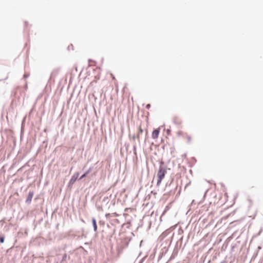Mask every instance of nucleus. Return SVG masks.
Wrapping results in <instances>:
<instances>
[{"mask_svg": "<svg viewBox=\"0 0 263 263\" xmlns=\"http://www.w3.org/2000/svg\"><path fill=\"white\" fill-rule=\"evenodd\" d=\"M88 172H86L84 174H83V175H82L81 176V177L80 178V179H82V178H84L85 177H86V175L88 174Z\"/></svg>", "mask_w": 263, "mask_h": 263, "instance_id": "nucleus-10", "label": "nucleus"}, {"mask_svg": "<svg viewBox=\"0 0 263 263\" xmlns=\"http://www.w3.org/2000/svg\"><path fill=\"white\" fill-rule=\"evenodd\" d=\"M220 263H226V261H223L221 262Z\"/></svg>", "mask_w": 263, "mask_h": 263, "instance_id": "nucleus-14", "label": "nucleus"}, {"mask_svg": "<svg viewBox=\"0 0 263 263\" xmlns=\"http://www.w3.org/2000/svg\"><path fill=\"white\" fill-rule=\"evenodd\" d=\"M5 238L4 236H0V242L3 243L4 242Z\"/></svg>", "mask_w": 263, "mask_h": 263, "instance_id": "nucleus-8", "label": "nucleus"}, {"mask_svg": "<svg viewBox=\"0 0 263 263\" xmlns=\"http://www.w3.org/2000/svg\"><path fill=\"white\" fill-rule=\"evenodd\" d=\"M33 196V192H29V194H28V197H27V199L26 200V202L29 203H30V202L32 200Z\"/></svg>", "mask_w": 263, "mask_h": 263, "instance_id": "nucleus-5", "label": "nucleus"}, {"mask_svg": "<svg viewBox=\"0 0 263 263\" xmlns=\"http://www.w3.org/2000/svg\"><path fill=\"white\" fill-rule=\"evenodd\" d=\"M167 210H168V208H167V206H166V209H165V211H164V212H166V211Z\"/></svg>", "mask_w": 263, "mask_h": 263, "instance_id": "nucleus-13", "label": "nucleus"}, {"mask_svg": "<svg viewBox=\"0 0 263 263\" xmlns=\"http://www.w3.org/2000/svg\"><path fill=\"white\" fill-rule=\"evenodd\" d=\"M186 137H187V138L188 140H191V138L190 136H187V135H186Z\"/></svg>", "mask_w": 263, "mask_h": 263, "instance_id": "nucleus-11", "label": "nucleus"}, {"mask_svg": "<svg viewBox=\"0 0 263 263\" xmlns=\"http://www.w3.org/2000/svg\"><path fill=\"white\" fill-rule=\"evenodd\" d=\"M92 222L93 227V229L95 232H97V226L96 220L95 218H93L92 220Z\"/></svg>", "mask_w": 263, "mask_h": 263, "instance_id": "nucleus-6", "label": "nucleus"}, {"mask_svg": "<svg viewBox=\"0 0 263 263\" xmlns=\"http://www.w3.org/2000/svg\"><path fill=\"white\" fill-rule=\"evenodd\" d=\"M150 106H151V105H150V104H147V105H146V108H149L150 107Z\"/></svg>", "mask_w": 263, "mask_h": 263, "instance_id": "nucleus-12", "label": "nucleus"}, {"mask_svg": "<svg viewBox=\"0 0 263 263\" xmlns=\"http://www.w3.org/2000/svg\"><path fill=\"white\" fill-rule=\"evenodd\" d=\"M173 122L177 125H181L182 124L181 120L177 117L173 118Z\"/></svg>", "mask_w": 263, "mask_h": 263, "instance_id": "nucleus-4", "label": "nucleus"}, {"mask_svg": "<svg viewBox=\"0 0 263 263\" xmlns=\"http://www.w3.org/2000/svg\"><path fill=\"white\" fill-rule=\"evenodd\" d=\"M143 129H142L141 127L140 126L139 128V132H138V134H142L143 133Z\"/></svg>", "mask_w": 263, "mask_h": 263, "instance_id": "nucleus-9", "label": "nucleus"}, {"mask_svg": "<svg viewBox=\"0 0 263 263\" xmlns=\"http://www.w3.org/2000/svg\"><path fill=\"white\" fill-rule=\"evenodd\" d=\"M177 135L178 136H183L184 135V133H183V132L182 131L179 130V131H178L177 133Z\"/></svg>", "mask_w": 263, "mask_h": 263, "instance_id": "nucleus-7", "label": "nucleus"}, {"mask_svg": "<svg viewBox=\"0 0 263 263\" xmlns=\"http://www.w3.org/2000/svg\"><path fill=\"white\" fill-rule=\"evenodd\" d=\"M79 174L77 173L76 174H74L73 176H72L71 178L70 179L69 181V184H73L76 180L77 179V178L78 177Z\"/></svg>", "mask_w": 263, "mask_h": 263, "instance_id": "nucleus-3", "label": "nucleus"}, {"mask_svg": "<svg viewBox=\"0 0 263 263\" xmlns=\"http://www.w3.org/2000/svg\"><path fill=\"white\" fill-rule=\"evenodd\" d=\"M160 128L159 127L156 129H155L152 134V138L153 139H156L158 138L159 133H160Z\"/></svg>", "mask_w": 263, "mask_h": 263, "instance_id": "nucleus-2", "label": "nucleus"}, {"mask_svg": "<svg viewBox=\"0 0 263 263\" xmlns=\"http://www.w3.org/2000/svg\"><path fill=\"white\" fill-rule=\"evenodd\" d=\"M166 173V171L164 168H163V167H159V171L157 173V185H159L161 183L162 179L164 178L165 175Z\"/></svg>", "mask_w": 263, "mask_h": 263, "instance_id": "nucleus-1", "label": "nucleus"}]
</instances>
